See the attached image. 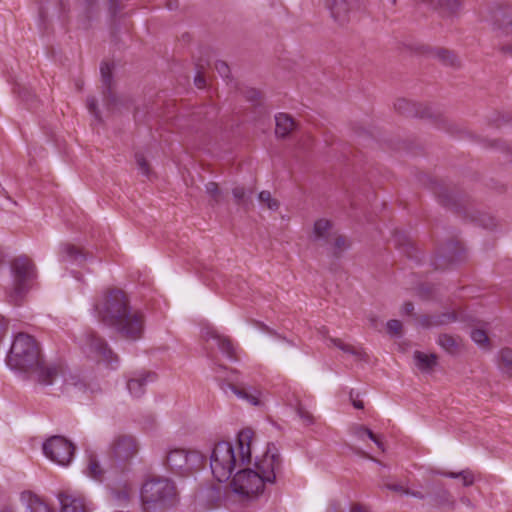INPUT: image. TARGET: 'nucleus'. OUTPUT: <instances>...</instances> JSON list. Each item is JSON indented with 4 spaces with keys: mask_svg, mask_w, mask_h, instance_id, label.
<instances>
[{
    "mask_svg": "<svg viewBox=\"0 0 512 512\" xmlns=\"http://www.w3.org/2000/svg\"><path fill=\"white\" fill-rule=\"evenodd\" d=\"M115 5V0H110V10L113 14H115L117 12L116 8L114 7Z\"/></svg>",
    "mask_w": 512,
    "mask_h": 512,
    "instance_id": "680f3d73",
    "label": "nucleus"
},
{
    "mask_svg": "<svg viewBox=\"0 0 512 512\" xmlns=\"http://www.w3.org/2000/svg\"><path fill=\"white\" fill-rule=\"evenodd\" d=\"M458 319V314L455 311H445L432 315H420L417 318V323L422 328H436L455 322Z\"/></svg>",
    "mask_w": 512,
    "mask_h": 512,
    "instance_id": "dca6fc26",
    "label": "nucleus"
},
{
    "mask_svg": "<svg viewBox=\"0 0 512 512\" xmlns=\"http://www.w3.org/2000/svg\"><path fill=\"white\" fill-rule=\"evenodd\" d=\"M58 500L61 505L60 512H89L83 497L76 493L61 492L58 495Z\"/></svg>",
    "mask_w": 512,
    "mask_h": 512,
    "instance_id": "f3484780",
    "label": "nucleus"
},
{
    "mask_svg": "<svg viewBox=\"0 0 512 512\" xmlns=\"http://www.w3.org/2000/svg\"><path fill=\"white\" fill-rule=\"evenodd\" d=\"M350 434L358 441H365L370 439L382 451H385L383 442L367 427L360 424H353L349 428Z\"/></svg>",
    "mask_w": 512,
    "mask_h": 512,
    "instance_id": "aec40b11",
    "label": "nucleus"
},
{
    "mask_svg": "<svg viewBox=\"0 0 512 512\" xmlns=\"http://www.w3.org/2000/svg\"><path fill=\"white\" fill-rule=\"evenodd\" d=\"M60 255L62 261L80 264L85 260L83 252L72 244H63L61 246Z\"/></svg>",
    "mask_w": 512,
    "mask_h": 512,
    "instance_id": "bb28decb",
    "label": "nucleus"
},
{
    "mask_svg": "<svg viewBox=\"0 0 512 512\" xmlns=\"http://www.w3.org/2000/svg\"><path fill=\"white\" fill-rule=\"evenodd\" d=\"M206 193L210 196L212 205H218L223 198V194L216 182H208L205 185Z\"/></svg>",
    "mask_w": 512,
    "mask_h": 512,
    "instance_id": "c9c22d12",
    "label": "nucleus"
},
{
    "mask_svg": "<svg viewBox=\"0 0 512 512\" xmlns=\"http://www.w3.org/2000/svg\"><path fill=\"white\" fill-rule=\"evenodd\" d=\"M87 107L90 113H92L96 119L100 120L99 111L97 109V100L94 97H89L87 99Z\"/></svg>",
    "mask_w": 512,
    "mask_h": 512,
    "instance_id": "a18cd8bd",
    "label": "nucleus"
},
{
    "mask_svg": "<svg viewBox=\"0 0 512 512\" xmlns=\"http://www.w3.org/2000/svg\"><path fill=\"white\" fill-rule=\"evenodd\" d=\"M202 337L206 340H213L218 346L219 350L228 358L236 359V351L232 341L218 333V331L210 325L202 328Z\"/></svg>",
    "mask_w": 512,
    "mask_h": 512,
    "instance_id": "2eb2a0df",
    "label": "nucleus"
},
{
    "mask_svg": "<svg viewBox=\"0 0 512 512\" xmlns=\"http://www.w3.org/2000/svg\"><path fill=\"white\" fill-rule=\"evenodd\" d=\"M470 336L473 342L477 344L479 347L483 349L490 348V340L486 330L478 328L472 329Z\"/></svg>",
    "mask_w": 512,
    "mask_h": 512,
    "instance_id": "f704fd0d",
    "label": "nucleus"
},
{
    "mask_svg": "<svg viewBox=\"0 0 512 512\" xmlns=\"http://www.w3.org/2000/svg\"><path fill=\"white\" fill-rule=\"evenodd\" d=\"M501 50L504 54L512 57V44L502 46Z\"/></svg>",
    "mask_w": 512,
    "mask_h": 512,
    "instance_id": "bf43d9fd",
    "label": "nucleus"
},
{
    "mask_svg": "<svg viewBox=\"0 0 512 512\" xmlns=\"http://www.w3.org/2000/svg\"><path fill=\"white\" fill-rule=\"evenodd\" d=\"M327 340L329 342L327 344L328 346H331V345L335 346V347L339 348L341 351H343L344 353L353 355L357 360L365 359L366 353L360 347L345 343L340 338L329 337Z\"/></svg>",
    "mask_w": 512,
    "mask_h": 512,
    "instance_id": "a878e982",
    "label": "nucleus"
},
{
    "mask_svg": "<svg viewBox=\"0 0 512 512\" xmlns=\"http://www.w3.org/2000/svg\"><path fill=\"white\" fill-rule=\"evenodd\" d=\"M328 244L331 245L330 250L335 257L340 256L341 253L347 250L349 247V243L347 242L345 237L336 234H333Z\"/></svg>",
    "mask_w": 512,
    "mask_h": 512,
    "instance_id": "473e14b6",
    "label": "nucleus"
},
{
    "mask_svg": "<svg viewBox=\"0 0 512 512\" xmlns=\"http://www.w3.org/2000/svg\"><path fill=\"white\" fill-rule=\"evenodd\" d=\"M258 199L261 203H266L270 210H277L279 208L278 201L272 198L269 191H261L258 195Z\"/></svg>",
    "mask_w": 512,
    "mask_h": 512,
    "instance_id": "58836bf2",
    "label": "nucleus"
},
{
    "mask_svg": "<svg viewBox=\"0 0 512 512\" xmlns=\"http://www.w3.org/2000/svg\"><path fill=\"white\" fill-rule=\"evenodd\" d=\"M394 108L406 117L435 118L436 114L430 106L409 101L404 98L397 99Z\"/></svg>",
    "mask_w": 512,
    "mask_h": 512,
    "instance_id": "4468645a",
    "label": "nucleus"
},
{
    "mask_svg": "<svg viewBox=\"0 0 512 512\" xmlns=\"http://www.w3.org/2000/svg\"><path fill=\"white\" fill-rule=\"evenodd\" d=\"M509 152L512 154V147L509 148Z\"/></svg>",
    "mask_w": 512,
    "mask_h": 512,
    "instance_id": "338daca9",
    "label": "nucleus"
},
{
    "mask_svg": "<svg viewBox=\"0 0 512 512\" xmlns=\"http://www.w3.org/2000/svg\"><path fill=\"white\" fill-rule=\"evenodd\" d=\"M355 452H356L359 456H361V457H363V458H367V459H370V460H372V461H375V462L379 463V461H378V460H376V459H375V458H373L372 456L368 455V454H367L366 452H364L363 450L356 449V450H355Z\"/></svg>",
    "mask_w": 512,
    "mask_h": 512,
    "instance_id": "4d7b16f0",
    "label": "nucleus"
},
{
    "mask_svg": "<svg viewBox=\"0 0 512 512\" xmlns=\"http://www.w3.org/2000/svg\"><path fill=\"white\" fill-rule=\"evenodd\" d=\"M102 78L103 96L106 105L110 108L117 104L118 98L112 90V67L108 63H102L100 67Z\"/></svg>",
    "mask_w": 512,
    "mask_h": 512,
    "instance_id": "a211bd4d",
    "label": "nucleus"
},
{
    "mask_svg": "<svg viewBox=\"0 0 512 512\" xmlns=\"http://www.w3.org/2000/svg\"><path fill=\"white\" fill-rule=\"evenodd\" d=\"M21 500L25 503V512H54L38 496L31 492H23L21 494Z\"/></svg>",
    "mask_w": 512,
    "mask_h": 512,
    "instance_id": "4be33fe9",
    "label": "nucleus"
},
{
    "mask_svg": "<svg viewBox=\"0 0 512 512\" xmlns=\"http://www.w3.org/2000/svg\"><path fill=\"white\" fill-rule=\"evenodd\" d=\"M42 450L51 461L61 466H67L73 459L75 446L67 438L54 435L43 443Z\"/></svg>",
    "mask_w": 512,
    "mask_h": 512,
    "instance_id": "9d476101",
    "label": "nucleus"
},
{
    "mask_svg": "<svg viewBox=\"0 0 512 512\" xmlns=\"http://www.w3.org/2000/svg\"><path fill=\"white\" fill-rule=\"evenodd\" d=\"M414 311V305L411 302H406L402 306V312L403 314L411 315Z\"/></svg>",
    "mask_w": 512,
    "mask_h": 512,
    "instance_id": "3c124183",
    "label": "nucleus"
},
{
    "mask_svg": "<svg viewBox=\"0 0 512 512\" xmlns=\"http://www.w3.org/2000/svg\"><path fill=\"white\" fill-rule=\"evenodd\" d=\"M498 366L503 373L512 376V349L506 347L499 351Z\"/></svg>",
    "mask_w": 512,
    "mask_h": 512,
    "instance_id": "2f4dec72",
    "label": "nucleus"
},
{
    "mask_svg": "<svg viewBox=\"0 0 512 512\" xmlns=\"http://www.w3.org/2000/svg\"><path fill=\"white\" fill-rule=\"evenodd\" d=\"M7 331L6 323L4 320H0V341L3 339Z\"/></svg>",
    "mask_w": 512,
    "mask_h": 512,
    "instance_id": "13d9d810",
    "label": "nucleus"
},
{
    "mask_svg": "<svg viewBox=\"0 0 512 512\" xmlns=\"http://www.w3.org/2000/svg\"><path fill=\"white\" fill-rule=\"evenodd\" d=\"M79 344L83 352L89 357L103 361L110 366L111 369L118 367L119 361L117 355L108 347L106 341L95 332H84L80 337Z\"/></svg>",
    "mask_w": 512,
    "mask_h": 512,
    "instance_id": "6e6552de",
    "label": "nucleus"
},
{
    "mask_svg": "<svg viewBox=\"0 0 512 512\" xmlns=\"http://www.w3.org/2000/svg\"><path fill=\"white\" fill-rule=\"evenodd\" d=\"M206 496L211 497V498L215 497L216 500L219 501L222 496L221 490L219 487H211V488L207 489Z\"/></svg>",
    "mask_w": 512,
    "mask_h": 512,
    "instance_id": "09e8293b",
    "label": "nucleus"
},
{
    "mask_svg": "<svg viewBox=\"0 0 512 512\" xmlns=\"http://www.w3.org/2000/svg\"><path fill=\"white\" fill-rule=\"evenodd\" d=\"M88 7L92 6L95 0H84Z\"/></svg>",
    "mask_w": 512,
    "mask_h": 512,
    "instance_id": "69168bd1",
    "label": "nucleus"
},
{
    "mask_svg": "<svg viewBox=\"0 0 512 512\" xmlns=\"http://www.w3.org/2000/svg\"><path fill=\"white\" fill-rule=\"evenodd\" d=\"M109 451L115 461L126 463L137 455L139 443L131 434H117L110 443Z\"/></svg>",
    "mask_w": 512,
    "mask_h": 512,
    "instance_id": "9b49d317",
    "label": "nucleus"
},
{
    "mask_svg": "<svg viewBox=\"0 0 512 512\" xmlns=\"http://www.w3.org/2000/svg\"><path fill=\"white\" fill-rule=\"evenodd\" d=\"M253 188H245L244 186H236L232 189V195L237 205L247 208L251 204Z\"/></svg>",
    "mask_w": 512,
    "mask_h": 512,
    "instance_id": "c756f323",
    "label": "nucleus"
},
{
    "mask_svg": "<svg viewBox=\"0 0 512 512\" xmlns=\"http://www.w3.org/2000/svg\"><path fill=\"white\" fill-rule=\"evenodd\" d=\"M231 490L240 502L256 500L263 492L266 482L251 468H239L230 483Z\"/></svg>",
    "mask_w": 512,
    "mask_h": 512,
    "instance_id": "423d86ee",
    "label": "nucleus"
},
{
    "mask_svg": "<svg viewBox=\"0 0 512 512\" xmlns=\"http://www.w3.org/2000/svg\"><path fill=\"white\" fill-rule=\"evenodd\" d=\"M431 500L433 505L436 507H447L449 509H455L456 507V501L451 493L445 488H440L435 492Z\"/></svg>",
    "mask_w": 512,
    "mask_h": 512,
    "instance_id": "cd10ccee",
    "label": "nucleus"
},
{
    "mask_svg": "<svg viewBox=\"0 0 512 512\" xmlns=\"http://www.w3.org/2000/svg\"><path fill=\"white\" fill-rule=\"evenodd\" d=\"M65 390L67 392H70L71 389H75L78 391L85 390L86 385L83 383L82 380L77 379L74 376H69V378H65Z\"/></svg>",
    "mask_w": 512,
    "mask_h": 512,
    "instance_id": "ea45409f",
    "label": "nucleus"
},
{
    "mask_svg": "<svg viewBox=\"0 0 512 512\" xmlns=\"http://www.w3.org/2000/svg\"><path fill=\"white\" fill-rule=\"evenodd\" d=\"M460 502L470 509H474V507H475L474 504L472 503V501L466 496H462L460 498Z\"/></svg>",
    "mask_w": 512,
    "mask_h": 512,
    "instance_id": "5fc2aeb1",
    "label": "nucleus"
},
{
    "mask_svg": "<svg viewBox=\"0 0 512 512\" xmlns=\"http://www.w3.org/2000/svg\"><path fill=\"white\" fill-rule=\"evenodd\" d=\"M428 4L433 9H440L443 13L448 15L455 14L461 7L459 0H415Z\"/></svg>",
    "mask_w": 512,
    "mask_h": 512,
    "instance_id": "b1692460",
    "label": "nucleus"
},
{
    "mask_svg": "<svg viewBox=\"0 0 512 512\" xmlns=\"http://www.w3.org/2000/svg\"><path fill=\"white\" fill-rule=\"evenodd\" d=\"M331 226V222L326 219H319L315 221L312 240L314 242H323L324 244H328L333 236Z\"/></svg>",
    "mask_w": 512,
    "mask_h": 512,
    "instance_id": "412c9836",
    "label": "nucleus"
},
{
    "mask_svg": "<svg viewBox=\"0 0 512 512\" xmlns=\"http://www.w3.org/2000/svg\"><path fill=\"white\" fill-rule=\"evenodd\" d=\"M437 474H440L442 476L448 477V478H461L462 483L464 486L468 487L471 486L474 483V475L469 470H463L461 472H437Z\"/></svg>",
    "mask_w": 512,
    "mask_h": 512,
    "instance_id": "72a5a7b5",
    "label": "nucleus"
},
{
    "mask_svg": "<svg viewBox=\"0 0 512 512\" xmlns=\"http://www.w3.org/2000/svg\"><path fill=\"white\" fill-rule=\"evenodd\" d=\"M296 412L305 425L313 424V422H314L313 415L309 411L304 409V407H302L301 405H298L296 408Z\"/></svg>",
    "mask_w": 512,
    "mask_h": 512,
    "instance_id": "a19ab883",
    "label": "nucleus"
},
{
    "mask_svg": "<svg viewBox=\"0 0 512 512\" xmlns=\"http://www.w3.org/2000/svg\"><path fill=\"white\" fill-rule=\"evenodd\" d=\"M350 512H368L367 509L360 505H354Z\"/></svg>",
    "mask_w": 512,
    "mask_h": 512,
    "instance_id": "052dcab7",
    "label": "nucleus"
},
{
    "mask_svg": "<svg viewBox=\"0 0 512 512\" xmlns=\"http://www.w3.org/2000/svg\"><path fill=\"white\" fill-rule=\"evenodd\" d=\"M327 5L336 22L344 24L349 20L351 4L348 0H328Z\"/></svg>",
    "mask_w": 512,
    "mask_h": 512,
    "instance_id": "6ab92c4d",
    "label": "nucleus"
},
{
    "mask_svg": "<svg viewBox=\"0 0 512 512\" xmlns=\"http://www.w3.org/2000/svg\"><path fill=\"white\" fill-rule=\"evenodd\" d=\"M156 378L157 375L151 371L133 372L127 378V390L132 397L140 398L145 394L147 385L154 382Z\"/></svg>",
    "mask_w": 512,
    "mask_h": 512,
    "instance_id": "ddd939ff",
    "label": "nucleus"
},
{
    "mask_svg": "<svg viewBox=\"0 0 512 512\" xmlns=\"http://www.w3.org/2000/svg\"><path fill=\"white\" fill-rule=\"evenodd\" d=\"M135 159H136V163H137V166H138V169L140 170V172L144 176H149L150 169H149V165H148L146 159L144 158V156L140 153H137L135 155Z\"/></svg>",
    "mask_w": 512,
    "mask_h": 512,
    "instance_id": "79ce46f5",
    "label": "nucleus"
},
{
    "mask_svg": "<svg viewBox=\"0 0 512 512\" xmlns=\"http://www.w3.org/2000/svg\"><path fill=\"white\" fill-rule=\"evenodd\" d=\"M353 405L357 409H362L363 408V403L361 401H354Z\"/></svg>",
    "mask_w": 512,
    "mask_h": 512,
    "instance_id": "e2e57ef3",
    "label": "nucleus"
},
{
    "mask_svg": "<svg viewBox=\"0 0 512 512\" xmlns=\"http://www.w3.org/2000/svg\"><path fill=\"white\" fill-rule=\"evenodd\" d=\"M94 310L101 322L116 328L124 337L136 340L142 336L143 316L130 311L128 300L121 290H110L94 305Z\"/></svg>",
    "mask_w": 512,
    "mask_h": 512,
    "instance_id": "f257e3e1",
    "label": "nucleus"
},
{
    "mask_svg": "<svg viewBox=\"0 0 512 512\" xmlns=\"http://www.w3.org/2000/svg\"><path fill=\"white\" fill-rule=\"evenodd\" d=\"M435 193L437 194L440 202L443 205H445V206L450 205V196L446 190H443L442 188H440V191H435Z\"/></svg>",
    "mask_w": 512,
    "mask_h": 512,
    "instance_id": "49530a36",
    "label": "nucleus"
},
{
    "mask_svg": "<svg viewBox=\"0 0 512 512\" xmlns=\"http://www.w3.org/2000/svg\"><path fill=\"white\" fill-rule=\"evenodd\" d=\"M387 488L390 490L402 493V494H405V489H407L406 487H404L400 484H388Z\"/></svg>",
    "mask_w": 512,
    "mask_h": 512,
    "instance_id": "603ef678",
    "label": "nucleus"
},
{
    "mask_svg": "<svg viewBox=\"0 0 512 512\" xmlns=\"http://www.w3.org/2000/svg\"><path fill=\"white\" fill-rule=\"evenodd\" d=\"M6 362L12 370L35 374L43 385H53L63 380V376L55 367H46L42 364L35 339L25 333L15 336Z\"/></svg>",
    "mask_w": 512,
    "mask_h": 512,
    "instance_id": "f03ea898",
    "label": "nucleus"
},
{
    "mask_svg": "<svg viewBox=\"0 0 512 512\" xmlns=\"http://www.w3.org/2000/svg\"><path fill=\"white\" fill-rule=\"evenodd\" d=\"M483 18L499 34L509 35L512 33V5L508 3L497 4L490 8Z\"/></svg>",
    "mask_w": 512,
    "mask_h": 512,
    "instance_id": "f8f14e48",
    "label": "nucleus"
},
{
    "mask_svg": "<svg viewBox=\"0 0 512 512\" xmlns=\"http://www.w3.org/2000/svg\"><path fill=\"white\" fill-rule=\"evenodd\" d=\"M19 95L25 101H28L31 97V93L26 88H22V90L19 91Z\"/></svg>",
    "mask_w": 512,
    "mask_h": 512,
    "instance_id": "6e6d98bb",
    "label": "nucleus"
},
{
    "mask_svg": "<svg viewBox=\"0 0 512 512\" xmlns=\"http://www.w3.org/2000/svg\"><path fill=\"white\" fill-rule=\"evenodd\" d=\"M12 288L8 293L9 302L19 305L32 287L36 277L35 265L27 257H18L11 264Z\"/></svg>",
    "mask_w": 512,
    "mask_h": 512,
    "instance_id": "39448f33",
    "label": "nucleus"
},
{
    "mask_svg": "<svg viewBox=\"0 0 512 512\" xmlns=\"http://www.w3.org/2000/svg\"><path fill=\"white\" fill-rule=\"evenodd\" d=\"M86 473L89 477L95 480H101L103 470L101 469L98 460L94 456L89 457Z\"/></svg>",
    "mask_w": 512,
    "mask_h": 512,
    "instance_id": "e433bc0d",
    "label": "nucleus"
},
{
    "mask_svg": "<svg viewBox=\"0 0 512 512\" xmlns=\"http://www.w3.org/2000/svg\"><path fill=\"white\" fill-rule=\"evenodd\" d=\"M253 438V430L246 428L238 433L236 448L227 441L215 444L210 455V468L215 479L225 482L237 468L250 464Z\"/></svg>",
    "mask_w": 512,
    "mask_h": 512,
    "instance_id": "7ed1b4c3",
    "label": "nucleus"
},
{
    "mask_svg": "<svg viewBox=\"0 0 512 512\" xmlns=\"http://www.w3.org/2000/svg\"><path fill=\"white\" fill-rule=\"evenodd\" d=\"M194 82L198 88H204L206 85L205 78L201 74L196 75Z\"/></svg>",
    "mask_w": 512,
    "mask_h": 512,
    "instance_id": "864d4df0",
    "label": "nucleus"
},
{
    "mask_svg": "<svg viewBox=\"0 0 512 512\" xmlns=\"http://www.w3.org/2000/svg\"><path fill=\"white\" fill-rule=\"evenodd\" d=\"M259 97L260 93L256 89L251 88L246 91V98L251 102H256L259 99Z\"/></svg>",
    "mask_w": 512,
    "mask_h": 512,
    "instance_id": "8fccbe9b",
    "label": "nucleus"
},
{
    "mask_svg": "<svg viewBox=\"0 0 512 512\" xmlns=\"http://www.w3.org/2000/svg\"><path fill=\"white\" fill-rule=\"evenodd\" d=\"M215 69L217 70V72L223 77V78H228L229 77V73H230V68L229 66L227 65L226 62L222 61V60H217L215 62Z\"/></svg>",
    "mask_w": 512,
    "mask_h": 512,
    "instance_id": "c03bdc74",
    "label": "nucleus"
},
{
    "mask_svg": "<svg viewBox=\"0 0 512 512\" xmlns=\"http://www.w3.org/2000/svg\"><path fill=\"white\" fill-rule=\"evenodd\" d=\"M204 456L196 450L172 448L166 453L164 464L174 474L187 476L204 463Z\"/></svg>",
    "mask_w": 512,
    "mask_h": 512,
    "instance_id": "0eeeda50",
    "label": "nucleus"
},
{
    "mask_svg": "<svg viewBox=\"0 0 512 512\" xmlns=\"http://www.w3.org/2000/svg\"><path fill=\"white\" fill-rule=\"evenodd\" d=\"M385 4L384 5H390L391 7L395 6L396 5V2L397 0H385Z\"/></svg>",
    "mask_w": 512,
    "mask_h": 512,
    "instance_id": "0e129e2a",
    "label": "nucleus"
},
{
    "mask_svg": "<svg viewBox=\"0 0 512 512\" xmlns=\"http://www.w3.org/2000/svg\"><path fill=\"white\" fill-rule=\"evenodd\" d=\"M416 366L422 371H429L436 365L437 357L435 354H425L420 351L414 353Z\"/></svg>",
    "mask_w": 512,
    "mask_h": 512,
    "instance_id": "7c9ffc66",
    "label": "nucleus"
},
{
    "mask_svg": "<svg viewBox=\"0 0 512 512\" xmlns=\"http://www.w3.org/2000/svg\"><path fill=\"white\" fill-rule=\"evenodd\" d=\"M140 496L148 509L167 508L175 504L177 492L172 481L152 479L144 483Z\"/></svg>",
    "mask_w": 512,
    "mask_h": 512,
    "instance_id": "20e7f679",
    "label": "nucleus"
},
{
    "mask_svg": "<svg viewBox=\"0 0 512 512\" xmlns=\"http://www.w3.org/2000/svg\"><path fill=\"white\" fill-rule=\"evenodd\" d=\"M405 495H409V496H412V497L420 499V500H424L427 497V494H425L424 492L417 490V489H410V488L405 489Z\"/></svg>",
    "mask_w": 512,
    "mask_h": 512,
    "instance_id": "de8ad7c7",
    "label": "nucleus"
},
{
    "mask_svg": "<svg viewBox=\"0 0 512 512\" xmlns=\"http://www.w3.org/2000/svg\"><path fill=\"white\" fill-rule=\"evenodd\" d=\"M275 133L278 137L284 138L295 128V122L291 116L286 113H279L275 116Z\"/></svg>",
    "mask_w": 512,
    "mask_h": 512,
    "instance_id": "393cba45",
    "label": "nucleus"
},
{
    "mask_svg": "<svg viewBox=\"0 0 512 512\" xmlns=\"http://www.w3.org/2000/svg\"><path fill=\"white\" fill-rule=\"evenodd\" d=\"M438 344L449 354H457L461 347V339L449 334H440Z\"/></svg>",
    "mask_w": 512,
    "mask_h": 512,
    "instance_id": "c85d7f7f",
    "label": "nucleus"
},
{
    "mask_svg": "<svg viewBox=\"0 0 512 512\" xmlns=\"http://www.w3.org/2000/svg\"><path fill=\"white\" fill-rule=\"evenodd\" d=\"M402 323L399 320L392 319L387 322V331L392 336H396L401 332Z\"/></svg>",
    "mask_w": 512,
    "mask_h": 512,
    "instance_id": "37998d69",
    "label": "nucleus"
},
{
    "mask_svg": "<svg viewBox=\"0 0 512 512\" xmlns=\"http://www.w3.org/2000/svg\"><path fill=\"white\" fill-rule=\"evenodd\" d=\"M227 388L234 393L238 398L246 401L247 403L258 406L260 405V392L254 388H240L233 384H227Z\"/></svg>",
    "mask_w": 512,
    "mask_h": 512,
    "instance_id": "5701e85b",
    "label": "nucleus"
},
{
    "mask_svg": "<svg viewBox=\"0 0 512 512\" xmlns=\"http://www.w3.org/2000/svg\"><path fill=\"white\" fill-rule=\"evenodd\" d=\"M436 55L446 65L456 66L459 62L457 56L446 49H439Z\"/></svg>",
    "mask_w": 512,
    "mask_h": 512,
    "instance_id": "4c0bfd02",
    "label": "nucleus"
},
{
    "mask_svg": "<svg viewBox=\"0 0 512 512\" xmlns=\"http://www.w3.org/2000/svg\"><path fill=\"white\" fill-rule=\"evenodd\" d=\"M253 470L266 484H273L276 481L277 476L282 472V458L275 445L269 444L265 453L256 458Z\"/></svg>",
    "mask_w": 512,
    "mask_h": 512,
    "instance_id": "1a4fd4ad",
    "label": "nucleus"
}]
</instances>
